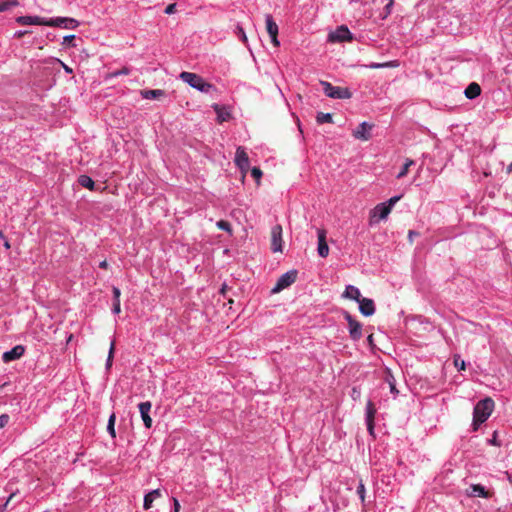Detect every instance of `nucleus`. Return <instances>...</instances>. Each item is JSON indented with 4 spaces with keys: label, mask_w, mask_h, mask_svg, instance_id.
Here are the masks:
<instances>
[{
    "label": "nucleus",
    "mask_w": 512,
    "mask_h": 512,
    "mask_svg": "<svg viewBox=\"0 0 512 512\" xmlns=\"http://www.w3.org/2000/svg\"><path fill=\"white\" fill-rule=\"evenodd\" d=\"M46 19L39 16H19L16 18V22L20 25H44L47 26Z\"/></svg>",
    "instance_id": "nucleus-15"
},
{
    "label": "nucleus",
    "mask_w": 512,
    "mask_h": 512,
    "mask_svg": "<svg viewBox=\"0 0 512 512\" xmlns=\"http://www.w3.org/2000/svg\"><path fill=\"white\" fill-rule=\"evenodd\" d=\"M464 94L468 99H474L481 94V87L476 82H472L467 86Z\"/></svg>",
    "instance_id": "nucleus-21"
},
{
    "label": "nucleus",
    "mask_w": 512,
    "mask_h": 512,
    "mask_svg": "<svg viewBox=\"0 0 512 512\" xmlns=\"http://www.w3.org/2000/svg\"><path fill=\"white\" fill-rule=\"evenodd\" d=\"M320 84L323 87V91L326 96L333 99H349L352 97V93L348 88L333 86L331 83L327 81H321Z\"/></svg>",
    "instance_id": "nucleus-3"
},
{
    "label": "nucleus",
    "mask_w": 512,
    "mask_h": 512,
    "mask_svg": "<svg viewBox=\"0 0 512 512\" xmlns=\"http://www.w3.org/2000/svg\"><path fill=\"white\" fill-rule=\"evenodd\" d=\"M9 419V415L7 414L0 415V429L4 428L8 424Z\"/></svg>",
    "instance_id": "nucleus-39"
},
{
    "label": "nucleus",
    "mask_w": 512,
    "mask_h": 512,
    "mask_svg": "<svg viewBox=\"0 0 512 512\" xmlns=\"http://www.w3.org/2000/svg\"><path fill=\"white\" fill-rule=\"evenodd\" d=\"M454 366L458 369V370H465V361L460 359V356L458 355H455L454 356Z\"/></svg>",
    "instance_id": "nucleus-35"
},
{
    "label": "nucleus",
    "mask_w": 512,
    "mask_h": 512,
    "mask_svg": "<svg viewBox=\"0 0 512 512\" xmlns=\"http://www.w3.org/2000/svg\"><path fill=\"white\" fill-rule=\"evenodd\" d=\"M270 37H271L272 44L275 47H278L280 45V43L278 41V35H271Z\"/></svg>",
    "instance_id": "nucleus-46"
},
{
    "label": "nucleus",
    "mask_w": 512,
    "mask_h": 512,
    "mask_svg": "<svg viewBox=\"0 0 512 512\" xmlns=\"http://www.w3.org/2000/svg\"><path fill=\"white\" fill-rule=\"evenodd\" d=\"M511 168H512V164H511Z\"/></svg>",
    "instance_id": "nucleus-59"
},
{
    "label": "nucleus",
    "mask_w": 512,
    "mask_h": 512,
    "mask_svg": "<svg viewBox=\"0 0 512 512\" xmlns=\"http://www.w3.org/2000/svg\"><path fill=\"white\" fill-rule=\"evenodd\" d=\"M367 341L369 343V345L372 347L374 346V340H373V334H370L368 337H367Z\"/></svg>",
    "instance_id": "nucleus-52"
},
{
    "label": "nucleus",
    "mask_w": 512,
    "mask_h": 512,
    "mask_svg": "<svg viewBox=\"0 0 512 512\" xmlns=\"http://www.w3.org/2000/svg\"><path fill=\"white\" fill-rule=\"evenodd\" d=\"M330 42H344L352 39V35L346 26H340L335 32L329 34Z\"/></svg>",
    "instance_id": "nucleus-10"
},
{
    "label": "nucleus",
    "mask_w": 512,
    "mask_h": 512,
    "mask_svg": "<svg viewBox=\"0 0 512 512\" xmlns=\"http://www.w3.org/2000/svg\"><path fill=\"white\" fill-rule=\"evenodd\" d=\"M412 165H414V161L412 159H406V162L403 165V167L400 170V172L398 173L397 178L400 179V178L405 177L407 175L408 171H409V168Z\"/></svg>",
    "instance_id": "nucleus-31"
},
{
    "label": "nucleus",
    "mask_w": 512,
    "mask_h": 512,
    "mask_svg": "<svg viewBox=\"0 0 512 512\" xmlns=\"http://www.w3.org/2000/svg\"><path fill=\"white\" fill-rule=\"evenodd\" d=\"M180 78L185 83L189 84L191 87H193L201 92L208 93L211 90L215 89V87L212 84L206 82L201 76H199L195 73L184 71L180 74Z\"/></svg>",
    "instance_id": "nucleus-2"
},
{
    "label": "nucleus",
    "mask_w": 512,
    "mask_h": 512,
    "mask_svg": "<svg viewBox=\"0 0 512 512\" xmlns=\"http://www.w3.org/2000/svg\"><path fill=\"white\" fill-rule=\"evenodd\" d=\"M376 407L375 404L372 401H368L366 405V423H367V429L370 434H373L374 431V419L376 415Z\"/></svg>",
    "instance_id": "nucleus-13"
},
{
    "label": "nucleus",
    "mask_w": 512,
    "mask_h": 512,
    "mask_svg": "<svg viewBox=\"0 0 512 512\" xmlns=\"http://www.w3.org/2000/svg\"><path fill=\"white\" fill-rule=\"evenodd\" d=\"M400 198H401V196H394V197L390 198L388 200V202L386 203V206H389L390 210H392V207L394 206L395 203H397L400 200Z\"/></svg>",
    "instance_id": "nucleus-41"
},
{
    "label": "nucleus",
    "mask_w": 512,
    "mask_h": 512,
    "mask_svg": "<svg viewBox=\"0 0 512 512\" xmlns=\"http://www.w3.org/2000/svg\"><path fill=\"white\" fill-rule=\"evenodd\" d=\"M318 254L325 258L329 254V247L326 241V230L325 229H318Z\"/></svg>",
    "instance_id": "nucleus-12"
},
{
    "label": "nucleus",
    "mask_w": 512,
    "mask_h": 512,
    "mask_svg": "<svg viewBox=\"0 0 512 512\" xmlns=\"http://www.w3.org/2000/svg\"><path fill=\"white\" fill-rule=\"evenodd\" d=\"M393 1L394 0H389V3L386 5L385 9H386L387 13H390V9L393 5Z\"/></svg>",
    "instance_id": "nucleus-53"
},
{
    "label": "nucleus",
    "mask_w": 512,
    "mask_h": 512,
    "mask_svg": "<svg viewBox=\"0 0 512 512\" xmlns=\"http://www.w3.org/2000/svg\"><path fill=\"white\" fill-rule=\"evenodd\" d=\"M113 312L116 313V314H119L121 312L120 300L114 301V303H113Z\"/></svg>",
    "instance_id": "nucleus-43"
},
{
    "label": "nucleus",
    "mask_w": 512,
    "mask_h": 512,
    "mask_svg": "<svg viewBox=\"0 0 512 512\" xmlns=\"http://www.w3.org/2000/svg\"><path fill=\"white\" fill-rule=\"evenodd\" d=\"M99 267L102 268V269H107L108 268V262L106 260H103L102 262H100Z\"/></svg>",
    "instance_id": "nucleus-51"
},
{
    "label": "nucleus",
    "mask_w": 512,
    "mask_h": 512,
    "mask_svg": "<svg viewBox=\"0 0 512 512\" xmlns=\"http://www.w3.org/2000/svg\"><path fill=\"white\" fill-rule=\"evenodd\" d=\"M419 236V233L418 232H415L413 230H410L408 232V239H409V242L412 244L413 243V238L414 237H418Z\"/></svg>",
    "instance_id": "nucleus-44"
},
{
    "label": "nucleus",
    "mask_w": 512,
    "mask_h": 512,
    "mask_svg": "<svg viewBox=\"0 0 512 512\" xmlns=\"http://www.w3.org/2000/svg\"><path fill=\"white\" fill-rule=\"evenodd\" d=\"M344 317L348 322L350 337L353 340H359L362 337L361 323L355 320L349 312H345Z\"/></svg>",
    "instance_id": "nucleus-9"
},
{
    "label": "nucleus",
    "mask_w": 512,
    "mask_h": 512,
    "mask_svg": "<svg viewBox=\"0 0 512 512\" xmlns=\"http://www.w3.org/2000/svg\"><path fill=\"white\" fill-rule=\"evenodd\" d=\"M174 512L180 511V503L176 498H173Z\"/></svg>",
    "instance_id": "nucleus-47"
},
{
    "label": "nucleus",
    "mask_w": 512,
    "mask_h": 512,
    "mask_svg": "<svg viewBox=\"0 0 512 512\" xmlns=\"http://www.w3.org/2000/svg\"><path fill=\"white\" fill-rule=\"evenodd\" d=\"M0 238L5 239L4 233L0 231Z\"/></svg>",
    "instance_id": "nucleus-58"
},
{
    "label": "nucleus",
    "mask_w": 512,
    "mask_h": 512,
    "mask_svg": "<svg viewBox=\"0 0 512 512\" xmlns=\"http://www.w3.org/2000/svg\"><path fill=\"white\" fill-rule=\"evenodd\" d=\"M59 63L61 64V66L63 67V69L67 72V73H72V69L67 66L66 64H64L61 60H58Z\"/></svg>",
    "instance_id": "nucleus-49"
},
{
    "label": "nucleus",
    "mask_w": 512,
    "mask_h": 512,
    "mask_svg": "<svg viewBox=\"0 0 512 512\" xmlns=\"http://www.w3.org/2000/svg\"><path fill=\"white\" fill-rule=\"evenodd\" d=\"M114 350H115V342L112 341V343L110 345V349H109V354H108L107 362H106L107 368H110L112 366Z\"/></svg>",
    "instance_id": "nucleus-33"
},
{
    "label": "nucleus",
    "mask_w": 512,
    "mask_h": 512,
    "mask_svg": "<svg viewBox=\"0 0 512 512\" xmlns=\"http://www.w3.org/2000/svg\"><path fill=\"white\" fill-rule=\"evenodd\" d=\"M176 12V3H172V4H169L166 9H165V13L166 14H173Z\"/></svg>",
    "instance_id": "nucleus-42"
},
{
    "label": "nucleus",
    "mask_w": 512,
    "mask_h": 512,
    "mask_svg": "<svg viewBox=\"0 0 512 512\" xmlns=\"http://www.w3.org/2000/svg\"><path fill=\"white\" fill-rule=\"evenodd\" d=\"M120 295H121L120 289L117 287H113L114 301L120 300Z\"/></svg>",
    "instance_id": "nucleus-45"
},
{
    "label": "nucleus",
    "mask_w": 512,
    "mask_h": 512,
    "mask_svg": "<svg viewBox=\"0 0 512 512\" xmlns=\"http://www.w3.org/2000/svg\"><path fill=\"white\" fill-rule=\"evenodd\" d=\"M128 74H130V69L128 67H123L122 69H120L118 71L109 73L107 75V78H113V77H117L120 75H128Z\"/></svg>",
    "instance_id": "nucleus-32"
},
{
    "label": "nucleus",
    "mask_w": 512,
    "mask_h": 512,
    "mask_svg": "<svg viewBox=\"0 0 512 512\" xmlns=\"http://www.w3.org/2000/svg\"><path fill=\"white\" fill-rule=\"evenodd\" d=\"M16 494L15 493H11L9 498L7 499L6 503L3 505L4 508L7 507V505L9 504V502L12 500V498L15 496Z\"/></svg>",
    "instance_id": "nucleus-54"
},
{
    "label": "nucleus",
    "mask_w": 512,
    "mask_h": 512,
    "mask_svg": "<svg viewBox=\"0 0 512 512\" xmlns=\"http://www.w3.org/2000/svg\"><path fill=\"white\" fill-rule=\"evenodd\" d=\"M115 421H116V416L114 413H112L109 417V420H108V425H107V431L108 433L111 435L112 438H115L116 437V432H115Z\"/></svg>",
    "instance_id": "nucleus-30"
},
{
    "label": "nucleus",
    "mask_w": 512,
    "mask_h": 512,
    "mask_svg": "<svg viewBox=\"0 0 512 512\" xmlns=\"http://www.w3.org/2000/svg\"><path fill=\"white\" fill-rule=\"evenodd\" d=\"M493 409L494 401L490 397H487L476 404L473 411L474 430H477L479 425L484 423L489 418L493 412Z\"/></svg>",
    "instance_id": "nucleus-1"
},
{
    "label": "nucleus",
    "mask_w": 512,
    "mask_h": 512,
    "mask_svg": "<svg viewBox=\"0 0 512 512\" xmlns=\"http://www.w3.org/2000/svg\"><path fill=\"white\" fill-rule=\"evenodd\" d=\"M373 124L362 122L352 133V135L362 141H368L371 138Z\"/></svg>",
    "instance_id": "nucleus-11"
},
{
    "label": "nucleus",
    "mask_w": 512,
    "mask_h": 512,
    "mask_svg": "<svg viewBox=\"0 0 512 512\" xmlns=\"http://www.w3.org/2000/svg\"><path fill=\"white\" fill-rule=\"evenodd\" d=\"M390 212V207L386 206V203H380L376 205L375 208L370 212V225L377 223L379 220L386 219Z\"/></svg>",
    "instance_id": "nucleus-7"
},
{
    "label": "nucleus",
    "mask_w": 512,
    "mask_h": 512,
    "mask_svg": "<svg viewBox=\"0 0 512 512\" xmlns=\"http://www.w3.org/2000/svg\"><path fill=\"white\" fill-rule=\"evenodd\" d=\"M25 352V348L22 345H17L9 351L3 353L2 359L4 362H10L19 359Z\"/></svg>",
    "instance_id": "nucleus-17"
},
{
    "label": "nucleus",
    "mask_w": 512,
    "mask_h": 512,
    "mask_svg": "<svg viewBox=\"0 0 512 512\" xmlns=\"http://www.w3.org/2000/svg\"><path fill=\"white\" fill-rule=\"evenodd\" d=\"M265 22H266V30L269 36L271 35H278V25L273 20V17L270 14H267L265 16Z\"/></svg>",
    "instance_id": "nucleus-23"
},
{
    "label": "nucleus",
    "mask_w": 512,
    "mask_h": 512,
    "mask_svg": "<svg viewBox=\"0 0 512 512\" xmlns=\"http://www.w3.org/2000/svg\"><path fill=\"white\" fill-rule=\"evenodd\" d=\"M226 290H227V285H226V284H224V285L222 286V288H221V293H222V294H225Z\"/></svg>",
    "instance_id": "nucleus-56"
},
{
    "label": "nucleus",
    "mask_w": 512,
    "mask_h": 512,
    "mask_svg": "<svg viewBox=\"0 0 512 512\" xmlns=\"http://www.w3.org/2000/svg\"><path fill=\"white\" fill-rule=\"evenodd\" d=\"M399 66V62L398 61H388V62H384V63H371L370 65H368L369 68L371 69H378V68H395V67H398Z\"/></svg>",
    "instance_id": "nucleus-27"
},
{
    "label": "nucleus",
    "mask_w": 512,
    "mask_h": 512,
    "mask_svg": "<svg viewBox=\"0 0 512 512\" xmlns=\"http://www.w3.org/2000/svg\"><path fill=\"white\" fill-rule=\"evenodd\" d=\"M139 411L141 414V418L143 420L144 426L146 428H151L152 426V418L149 415V412L151 410L152 404L150 401L141 402L139 405Z\"/></svg>",
    "instance_id": "nucleus-14"
},
{
    "label": "nucleus",
    "mask_w": 512,
    "mask_h": 512,
    "mask_svg": "<svg viewBox=\"0 0 512 512\" xmlns=\"http://www.w3.org/2000/svg\"><path fill=\"white\" fill-rule=\"evenodd\" d=\"M161 497L160 489H155L147 493L144 497L143 507L145 510H148L152 507V503L156 498Z\"/></svg>",
    "instance_id": "nucleus-20"
},
{
    "label": "nucleus",
    "mask_w": 512,
    "mask_h": 512,
    "mask_svg": "<svg viewBox=\"0 0 512 512\" xmlns=\"http://www.w3.org/2000/svg\"><path fill=\"white\" fill-rule=\"evenodd\" d=\"M359 310L364 316H371L375 313V305L372 299L361 298L359 301Z\"/></svg>",
    "instance_id": "nucleus-16"
},
{
    "label": "nucleus",
    "mask_w": 512,
    "mask_h": 512,
    "mask_svg": "<svg viewBox=\"0 0 512 512\" xmlns=\"http://www.w3.org/2000/svg\"><path fill=\"white\" fill-rule=\"evenodd\" d=\"M237 30H238V35L239 37L241 38V40L244 42V43H247V36H246V33L245 31L243 30L242 27L240 26H237Z\"/></svg>",
    "instance_id": "nucleus-40"
},
{
    "label": "nucleus",
    "mask_w": 512,
    "mask_h": 512,
    "mask_svg": "<svg viewBox=\"0 0 512 512\" xmlns=\"http://www.w3.org/2000/svg\"><path fill=\"white\" fill-rule=\"evenodd\" d=\"M216 225L221 230L227 231L229 233H231V231H232L230 223L225 220L218 221Z\"/></svg>",
    "instance_id": "nucleus-34"
},
{
    "label": "nucleus",
    "mask_w": 512,
    "mask_h": 512,
    "mask_svg": "<svg viewBox=\"0 0 512 512\" xmlns=\"http://www.w3.org/2000/svg\"><path fill=\"white\" fill-rule=\"evenodd\" d=\"M212 107L217 114V120L219 123L228 121L231 118V113L227 107L221 106L219 104H213Z\"/></svg>",
    "instance_id": "nucleus-19"
},
{
    "label": "nucleus",
    "mask_w": 512,
    "mask_h": 512,
    "mask_svg": "<svg viewBox=\"0 0 512 512\" xmlns=\"http://www.w3.org/2000/svg\"><path fill=\"white\" fill-rule=\"evenodd\" d=\"M4 247H5L6 249H9V248H10V243H9V241H8V240H6V239H5V242H4Z\"/></svg>",
    "instance_id": "nucleus-55"
},
{
    "label": "nucleus",
    "mask_w": 512,
    "mask_h": 512,
    "mask_svg": "<svg viewBox=\"0 0 512 512\" xmlns=\"http://www.w3.org/2000/svg\"><path fill=\"white\" fill-rule=\"evenodd\" d=\"M251 175H252V176H253L257 181H259V180H260V178L262 177V171H261V169H260V168H258V167H253V168L251 169Z\"/></svg>",
    "instance_id": "nucleus-38"
},
{
    "label": "nucleus",
    "mask_w": 512,
    "mask_h": 512,
    "mask_svg": "<svg viewBox=\"0 0 512 512\" xmlns=\"http://www.w3.org/2000/svg\"><path fill=\"white\" fill-rule=\"evenodd\" d=\"M271 250L273 252L283 251L282 226L275 225L271 229Z\"/></svg>",
    "instance_id": "nucleus-8"
},
{
    "label": "nucleus",
    "mask_w": 512,
    "mask_h": 512,
    "mask_svg": "<svg viewBox=\"0 0 512 512\" xmlns=\"http://www.w3.org/2000/svg\"><path fill=\"white\" fill-rule=\"evenodd\" d=\"M78 183H79L81 186H83V187H85V188H87V189H89V190H91V191H93V190H94L95 183H94V181L92 180V178H91V177H89V176H87V175H81V176L78 178Z\"/></svg>",
    "instance_id": "nucleus-26"
},
{
    "label": "nucleus",
    "mask_w": 512,
    "mask_h": 512,
    "mask_svg": "<svg viewBox=\"0 0 512 512\" xmlns=\"http://www.w3.org/2000/svg\"><path fill=\"white\" fill-rule=\"evenodd\" d=\"M385 381L388 383L391 393L395 396L398 395L399 391L396 388V380L390 369H386Z\"/></svg>",
    "instance_id": "nucleus-24"
},
{
    "label": "nucleus",
    "mask_w": 512,
    "mask_h": 512,
    "mask_svg": "<svg viewBox=\"0 0 512 512\" xmlns=\"http://www.w3.org/2000/svg\"><path fill=\"white\" fill-rule=\"evenodd\" d=\"M47 26L60 27L64 29H75L79 26V22L74 18L56 17L47 21Z\"/></svg>",
    "instance_id": "nucleus-5"
},
{
    "label": "nucleus",
    "mask_w": 512,
    "mask_h": 512,
    "mask_svg": "<svg viewBox=\"0 0 512 512\" xmlns=\"http://www.w3.org/2000/svg\"><path fill=\"white\" fill-rule=\"evenodd\" d=\"M343 296L346 298L355 300L357 302L362 298L360 290L357 287L352 286V285H348L346 287Z\"/></svg>",
    "instance_id": "nucleus-22"
},
{
    "label": "nucleus",
    "mask_w": 512,
    "mask_h": 512,
    "mask_svg": "<svg viewBox=\"0 0 512 512\" xmlns=\"http://www.w3.org/2000/svg\"><path fill=\"white\" fill-rule=\"evenodd\" d=\"M297 279V271L291 270L280 276L275 287L272 289L273 292H279L290 285H292Z\"/></svg>",
    "instance_id": "nucleus-6"
},
{
    "label": "nucleus",
    "mask_w": 512,
    "mask_h": 512,
    "mask_svg": "<svg viewBox=\"0 0 512 512\" xmlns=\"http://www.w3.org/2000/svg\"><path fill=\"white\" fill-rule=\"evenodd\" d=\"M75 39L74 35H67L63 38L62 45L64 46H73V40Z\"/></svg>",
    "instance_id": "nucleus-37"
},
{
    "label": "nucleus",
    "mask_w": 512,
    "mask_h": 512,
    "mask_svg": "<svg viewBox=\"0 0 512 512\" xmlns=\"http://www.w3.org/2000/svg\"><path fill=\"white\" fill-rule=\"evenodd\" d=\"M357 494L359 495L361 501L364 502V499H365V486L362 483V481H360V483H359V485L357 487Z\"/></svg>",
    "instance_id": "nucleus-36"
},
{
    "label": "nucleus",
    "mask_w": 512,
    "mask_h": 512,
    "mask_svg": "<svg viewBox=\"0 0 512 512\" xmlns=\"http://www.w3.org/2000/svg\"><path fill=\"white\" fill-rule=\"evenodd\" d=\"M72 339H73V335L71 334V335L68 337V339H67V344H68V343H70V342L72 341Z\"/></svg>",
    "instance_id": "nucleus-57"
},
{
    "label": "nucleus",
    "mask_w": 512,
    "mask_h": 512,
    "mask_svg": "<svg viewBox=\"0 0 512 512\" xmlns=\"http://www.w3.org/2000/svg\"><path fill=\"white\" fill-rule=\"evenodd\" d=\"M165 92L160 89L155 90H141V95L144 99H156L163 96Z\"/></svg>",
    "instance_id": "nucleus-25"
},
{
    "label": "nucleus",
    "mask_w": 512,
    "mask_h": 512,
    "mask_svg": "<svg viewBox=\"0 0 512 512\" xmlns=\"http://www.w3.org/2000/svg\"><path fill=\"white\" fill-rule=\"evenodd\" d=\"M316 121L318 124H324V123H332L333 122V116L331 113H323L319 112L316 116Z\"/></svg>",
    "instance_id": "nucleus-28"
},
{
    "label": "nucleus",
    "mask_w": 512,
    "mask_h": 512,
    "mask_svg": "<svg viewBox=\"0 0 512 512\" xmlns=\"http://www.w3.org/2000/svg\"><path fill=\"white\" fill-rule=\"evenodd\" d=\"M19 5V2L17 0H3L0 1V12L7 11L11 9L12 7H16Z\"/></svg>",
    "instance_id": "nucleus-29"
},
{
    "label": "nucleus",
    "mask_w": 512,
    "mask_h": 512,
    "mask_svg": "<svg viewBox=\"0 0 512 512\" xmlns=\"http://www.w3.org/2000/svg\"><path fill=\"white\" fill-rule=\"evenodd\" d=\"M27 33H29V31H18V32L15 33V37L16 38H22Z\"/></svg>",
    "instance_id": "nucleus-50"
},
{
    "label": "nucleus",
    "mask_w": 512,
    "mask_h": 512,
    "mask_svg": "<svg viewBox=\"0 0 512 512\" xmlns=\"http://www.w3.org/2000/svg\"><path fill=\"white\" fill-rule=\"evenodd\" d=\"M491 493L485 489L484 486L480 484H473L470 487V491L468 492V496L470 497H482L489 498L491 497Z\"/></svg>",
    "instance_id": "nucleus-18"
},
{
    "label": "nucleus",
    "mask_w": 512,
    "mask_h": 512,
    "mask_svg": "<svg viewBox=\"0 0 512 512\" xmlns=\"http://www.w3.org/2000/svg\"><path fill=\"white\" fill-rule=\"evenodd\" d=\"M360 396V391L357 388L352 389V398L356 400Z\"/></svg>",
    "instance_id": "nucleus-48"
},
{
    "label": "nucleus",
    "mask_w": 512,
    "mask_h": 512,
    "mask_svg": "<svg viewBox=\"0 0 512 512\" xmlns=\"http://www.w3.org/2000/svg\"><path fill=\"white\" fill-rule=\"evenodd\" d=\"M234 162L236 166L240 169L242 173V178L244 179L246 173L249 170L250 165L248 154L246 153L245 149L242 146H239L236 149Z\"/></svg>",
    "instance_id": "nucleus-4"
}]
</instances>
